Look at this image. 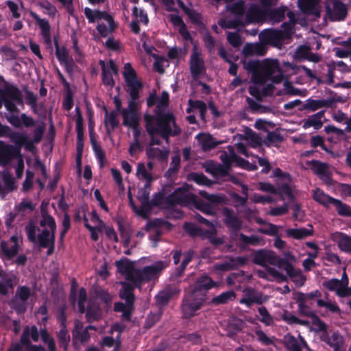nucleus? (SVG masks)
I'll list each match as a JSON object with an SVG mask.
<instances>
[{
  "label": "nucleus",
  "instance_id": "f257e3e1",
  "mask_svg": "<svg viewBox=\"0 0 351 351\" xmlns=\"http://www.w3.org/2000/svg\"><path fill=\"white\" fill-rule=\"evenodd\" d=\"M146 129L151 137L150 144L146 147V154L149 159L159 161H167L170 150L167 147H156L154 145L160 143L157 137L160 136L168 143L169 137L180 133V129L175 122L174 117L169 114L159 117L154 119L149 116L145 117Z\"/></svg>",
  "mask_w": 351,
  "mask_h": 351
},
{
  "label": "nucleus",
  "instance_id": "f03ea898",
  "mask_svg": "<svg viewBox=\"0 0 351 351\" xmlns=\"http://www.w3.org/2000/svg\"><path fill=\"white\" fill-rule=\"evenodd\" d=\"M243 66L249 73H252V82L254 86L249 88L250 95L257 99L262 95L265 84H267L269 88L273 83H279L282 80V73L276 60L267 59L263 62L257 60L243 61Z\"/></svg>",
  "mask_w": 351,
  "mask_h": 351
},
{
  "label": "nucleus",
  "instance_id": "7ed1b4c3",
  "mask_svg": "<svg viewBox=\"0 0 351 351\" xmlns=\"http://www.w3.org/2000/svg\"><path fill=\"white\" fill-rule=\"evenodd\" d=\"M228 9L238 18L235 21H221L220 25L223 27H236L239 25H245L247 23L265 21L268 18L274 21H280L284 14L281 10H271L264 4L261 5H252L247 11L243 1H239L228 5Z\"/></svg>",
  "mask_w": 351,
  "mask_h": 351
},
{
  "label": "nucleus",
  "instance_id": "20e7f679",
  "mask_svg": "<svg viewBox=\"0 0 351 351\" xmlns=\"http://www.w3.org/2000/svg\"><path fill=\"white\" fill-rule=\"evenodd\" d=\"M199 195L204 197V200L197 199L190 190L189 185L184 184L170 195L168 201L171 204H180L193 206L206 215H215L217 207L223 201V198L218 195L208 194L204 191H201Z\"/></svg>",
  "mask_w": 351,
  "mask_h": 351
},
{
  "label": "nucleus",
  "instance_id": "39448f33",
  "mask_svg": "<svg viewBox=\"0 0 351 351\" xmlns=\"http://www.w3.org/2000/svg\"><path fill=\"white\" fill-rule=\"evenodd\" d=\"M40 226L42 230L36 237V227L29 223L26 227L27 237L32 243H38L43 247H48L50 254L54 247V232L56 228L55 221L51 216L43 213Z\"/></svg>",
  "mask_w": 351,
  "mask_h": 351
},
{
  "label": "nucleus",
  "instance_id": "423d86ee",
  "mask_svg": "<svg viewBox=\"0 0 351 351\" xmlns=\"http://www.w3.org/2000/svg\"><path fill=\"white\" fill-rule=\"evenodd\" d=\"M220 158L223 162V165L215 163L212 160L207 161L203 165L205 171L214 177L227 174L229 167L232 165H235L249 170L256 169L254 165L250 164L247 161L238 157L231 146L228 147L226 150L221 152Z\"/></svg>",
  "mask_w": 351,
  "mask_h": 351
},
{
  "label": "nucleus",
  "instance_id": "0eeeda50",
  "mask_svg": "<svg viewBox=\"0 0 351 351\" xmlns=\"http://www.w3.org/2000/svg\"><path fill=\"white\" fill-rule=\"evenodd\" d=\"M214 285V282L208 276H202L197 280L195 285L191 287L184 300L182 311L185 317L194 315L202 305L206 291Z\"/></svg>",
  "mask_w": 351,
  "mask_h": 351
},
{
  "label": "nucleus",
  "instance_id": "6e6552de",
  "mask_svg": "<svg viewBox=\"0 0 351 351\" xmlns=\"http://www.w3.org/2000/svg\"><path fill=\"white\" fill-rule=\"evenodd\" d=\"M168 265V261H158L139 270L136 280V287L140 288L144 283L156 280Z\"/></svg>",
  "mask_w": 351,
  "mask_h": 351
},
{
  "label": "nucleus",
  "instance_id": "1a4fd4ad",
  "mask_svg": "<svg viewBox=\"0 0 351 351\" xmlns=\"http://www.w3.org/2000/svg\"><path fill=\"white\" fill-rule=\"evenodd\" d=\"M13 158L18 160L16 167V174L18 178H21L23 174L24 162L19 148H14L13 146L5 144L0 141V165H7Z\"/></svg>",
  "mask_w": 351,
  "mask_h": 351
},
{
  "label": "nucleus",
  "instance_id": "9d476101",
  "mask_svg": "<svg viewBox=\"0 0 351 351\" xmlns=\"http://www.w3.org/2000/svg\"><path fill=\"white\" fill-rule=\"evenodd\" d=\"M134 287H136L128 281L122 283V288L120 290V297L125 300V304L118 302L114 305V311L122 312V317L126 320L130 319L133 309L134 295L132 294V289Z\"/></svg>",
  "mask_w": 351,
  "mask_h": 351
},
{
  "label": "nucleus",
  "instance_id": "9b49d317",
  "mask_svg": "<svg viewBox=\"0 0 351 351\" xmlns=\"http://www.w3.org/2000/svg\"><path fill=\"white\" fill-rule=\"evenodd\" d=\"M254 262L267 268L271 267L269 265L276 266L279 269L284 268L287 263L285 260L278 256L274 252L265 250L256 252Z\"/></svg>",
  "mask_w": 351,
  "mask_h": 351
},
{
  "label": "nucleus",
  "instance_id": "f8f14e48",
  "mask_svg": "<svg viewBox=\"0 0 351 351\" xmlns=\"http://www.w3.org/2000/svg\"><path fill=\"white\" fill-rule=\"evenodd\" d=\"M3 102L7 110L15 111L16 106L22 103L19 90L15 87H7L0 91V108Z\"/></svg>",
  "mask_w": 351,
  "mask_h": 351
},
{
  "label": "nucleus",
  "instance_id": "ddd939ff",
  "mask_svg": "<svg viewBox=\"0 0 351 351\" xmlns=\"http://www.w3.org/2000/svg\"><path fill=\"white\" fill-rule=\"evenodd\" d=\"M152 190V184H144L143 188H141L137 194V198L141 202V206L138 208L134 204L130 191L128 192L130 204L135 212L140 216L147 217L149 210V196Z\"/></svg>",
  "mask_w": 351,
  "mask_h": 351
},
{
  "label": "nucleus",
  "instance_id": "4468645a",
  "mask_svg": "<svg viewBox=\"0 0 351 351\" xmlns=\"http://www.w3.org/2000/svg\"><path fill=\"white\" fill-rule=\"evenodd\" d=\"M123 77L128 86V91L132 97H135L141 90L142 85L136 77L134 69L130 63H125L123 68Z\"/></svg>",
  "mask_w": 351,
  "mask_h": 351
},
{
  "label": "nucleus",
  "instance_id": "2eb2a0df",
  "mask_svg": "<svg viewBox=\"0 0 351 351\" xmlns=\"http://www.w3.org/2000/svg\"><path fill=\"white\" fill-rule=\"evenodd\" d=\"M116 266L118 271L125 277L126 281L136 286V280H137V274L139 270L135 268L134 263L128 259H122L116 261Z\"/></svg>",
  "mask_w": 351,
  "mask_h": 351
},
{
  "label": "nucleus",
  "instance_id": "dca6fc26",
  "mask_svg": "<svg viewBox=\"0 0 351 351\" xmlns=\"http://www.w3.org/2000/svg\"><path fill=\"white\" fill-rule=\"evenodd\" d=\"M22 242L23 239L19 234L12 236L8 241L1 242V247L5 257L10 259L16 255L21 249Z\"/></svg>",
  "mask_w": 351,
  "mask_h": 351
},
{
  "label": "nucleus",
  "instance_id": "f3484780",
  "mask_svg": "<svg viewBox=\"0 0 351 351\" xmlns=\"http://www.w3.org/2000/svg\"><path fill=\"white\" fill-rule=\"evenodd\" d=\"M198 220L204 223L207 226L206 229H202L199 230L201 231V234L203 237L209 239L210 243L216 245H219L223 243V239L216 236L217 226L218 225L217 221H215V223H210L201 216L198 217Z\"/></svg>",
  "mask_w": 351,
  "mask_h": 351
},
{
  "label": "nucleus",
  "instance_id": "a211bd4d",
  "mask_svg": "<svg viewBox=\"0 0 351 351\" xmlns=\"http://www.w3.org/2000/svg\"><path fill=\"white\" fill-rule=\"evenodd\" d=\"M306 165L321 180L326 183L330 182L331 171L330 166L327 163L313 160L306 162Z\"/></svg>",
  "mask_w": 351,
  "mask_h": 351
},
{
  "label": "nucleus",
  "instance_id": "6ab92c4d",
  "mask_svg": "<svg viewBox=\"0 0 351 351\" xmlns=\"http://www.w3.org/2000/svg\"><path fill=\"white\" fill-rule=\"evenodd\" d=\"M243 292V297L239 300V302L248 307L254 304H262L268 300L267 296L252 289H245Z\"/></svg>",
  "mask_w": 351,
  "mask_h": 351
},
{
  "label": "nucleus",
  "instance_id": "aec40b11",
  "mask_svg": "<svg viewBox=\"0 0 351 351\" xmlns=\"http://www.w3.org/2000/svg\"><path fill=\"white\" fill-rule=\"evenodd\" d=\"M121 114L123 119V124L133 130L134 136H138L141 129L138 126V116L137 112L122 110Z\"/></svg>",
  "mask_w": 351,
  "mask_h": 351
},
{
  "label": "nucleus",
  "instance_id": "412c9836",
  "mask_svg": "<svg viewBox=\"0 0 351 351\" xmlns=\"http://www.w3.org/2000/svg\"><path fill=\"white\" fill-rule=\"evenodd\" d=\"M102 67V80L106 86H112L114 85L113 76L117 75V69L114 62L110 60L106 64L104 61H100Z\"/></svg>",
  "mask_w": 351,
  "mask_h": 351
},
{
  "label": "nucleus",
  "instance_id": "4be33fe9",
  "mask_svg": "<svg viewBox=\"0 0 351 351\" xmlns=\"http://www.w3.org/2000/svg\"><path fill=\"white\" fill-rule=\"evenodd\" d=\"M32 295L29 288L27 287H20L16 292V300L13 304L14 307L19 313L23 312L25 308V301Z\"/></svg>",
  "mask_w": 351,
  "mask_h": 351
},
{
  "label": "nucleus",
  "instance_id": "5701e85b",
  "mask_svg": "<svg viewBox=\"0 0 351 351\" xmlns=\"http://www.w3.org/2000/svg\"><path fill=\"white\" fill-rule=\"evenodd\" d=\"M191 71L195 78L199 77L204 71L203 59L196 48L194 49L191 56Z\"/></svg>",
  "mask_w": 351,
  "mask_h": 351
},
{
  "label": "nucleus",
  "instance_id": "b1692460",
  "mask_svg": "<svg viewBox=\"0 0 351 351\" xmlns=\"http://www.w3.org/2000/svg\"><path fill=\"white\" fill-rule=\"evenodd\" d=\"M322 334L320 335L324 341L333 348L335 351H339L343 345V338L333 330H322Z\"/></svg>",
  "mask_w": 351,
  "mask_h": 351
},
{
  "label": "nucleus",
  "instance_id": "393cba45",
  "mask_svg": "<svg viewBox=\"0 0 351 351\" xmlns=\"http://www.w3.org/2000/svg\"><path fill=\"white\" fill-rule=\"evenodd\" d=\"M135 176L139 181L148 184H152L156 179V176L147 168L143 162L137 164Z\"/></svg>",
  "mask_w": 351,
  "mask_h": 351
},
{
  "label": "nucleus",
  "instance_id": "a878e982",
  "mask_svg": "<svg viewBox=\"0 0 351 351\" xmlns=\"http://www.w3.org/2000/svg\"><path fill=\"white\" fill-rule=\"evenodd\" d=\"M246 261L247 259L245 257L230 258L228 261L223 263L215 265L214 269L216 272L230 270L243 265Z\"/></svg>",
  "mask_w": 351,
  "mask_h": 351
},
{
  "label": "nucleus",
  "instance_id": "bb28decb",
  "mask_svg": "<svg viewBox=\"0 0 351 351\" xmlns=\"http://www.w3.org/2000/svg\"><path fill=\"white\" fill-rule=\"evenodd\" d=\"M133 16L134 17V20L131 22L130 27L135 34H138L140 32V27H138V23H141L144 25H147L149 19L146 13L141 9L138 8L137 7H134L132 10Z\"/></svg>",
  "mask_w": 351,
  "mask_h": 351
},
{
  "label": "nucleus",
  "instance_id": "cd10ccee",
  "mask_svg": "<svg viewBox=\"0 0 351 351\" xmlns=\"http://www.w3.org/2000/svg\"><path fill=\"white\" fill-rule=\"evenodd\" d=\"M326 8L329 17L332 21H341L343 19L346 15V8L345 5L338 1L333 2L332 10L329 5H328Z\"/></svg>",
  "mask_w": 351,
  "mask_h": 351
},
{
  "label": "nucleus",
  "instance_id": "c85d7f7f",
  "mask_svg": "<svg viewBox=\"0 0 351 351\" xmlns=\"http://www.w3.org/2000/svg\"><path fill=\"white\" fill-rule=\"evenodd\" d=\"M319 0H298V6L304 13L319 16Z\"/></svg>",
  "mask_w": 351,
  "mask_h": 351
},
{
  "label": "nucleus",
  "instance_id": "c756f323",
  "mask_svg": "<svg viewBox=\"0 0 351 351\" xmlns=\"http://www.w3.org/2000/svg\"><path fill=\"white\" fill-rule=\"evenodd\" d=\"M29 14L40 28L45 43L48 45L51 44L50 25L49 22L46 19L40 18L38 14L32 11L29 12Z\"/></svg>",
  "mask_w": 351,
  "mask_h": 351
},
{
  "label": "nucleus",
  "instance_id": "7c9ffc66",
  "mask_svg": "<svg viewBox=\"0 0 351 351\" xmlns=\"http://www.w3.org/2000/svg\"><path fill=\"white\" fill-rule=\"evenodd\" d=\"M326 287L328 289L335 291L337 295L344 297L350 294V290L347 286L338 279H332L326 282Z\"/></svg>",
  "mask_w": 351,
  "mask_h": 351
},
{
  "label": "nucleus",
  "instance_id": "2f4dec72",
  "mask_svg": "<svg viewBox=\"0 0 351 351\" xmlns=\"http://www.w3.org/2000/svg\"><path fill=\"white\" fill-rule=\"evenodd\" d=\"M169 18L173 25L178 29L183 39L186 41L191 40L190 34L187 31L181 17L176 14L172 13L169 15Z\"/></svg>",
  "mask_w": 351,
  "mask_h": 351
},
{
  "label": "nucleus",
  "instance_id": "473e14b6",
  "mask_svg": "<svg viewBox=\"0 0 351 351\" xmlns=\"http://www.w3.org/2000/svg\"><path fill=\"white\" fill-rule=\"evenodd\" d=\"M84 14L90 23L95 21L99 23L101 21H111V16L109 14L97 10H93L89 8H85Z\"/></svg>",
  "mask_w": 351,
  "mask_h": 351
},
{
  "label": "nucleus",
  "instance_id": "72a5a7b5",
  "mask_svg": "<svg viewBox=\"0 0 351 351\" xmlns=\"http://www.w3.org/2000/svg\"><path fill=\"white\" fill-rule=\"evenodd\" d=\"M332 241L338 244L339 247L345 252H351V237L341 232H335L331 235Z\"/></svg>",
  "mask_w": 351,
  "mask_h": 351
},
{
  "label": "nucleus",
  "instance_id": "f704fd0d",
  "mask_svg": "<svg viewBox=\"0 0 351 351\" xmlns=\"http://www.w3.org/2000/svg\"><path fill=\"white\" fill-rule=\"evenodd\" d=\"M324 118V112L323 111L319 112L308 119H305L303 122V128L308 129L313 128L315 130L319 129L323 125V119Z\"/></svg>",
  "mask_w": 351,
  "mask_h": 351
},
{
  "label": "nucleus",
  "instance_id": "c9c22d12",
  "mask_svg": "<svg viewBox=\"0 0 351 351\" xmlns=\"http://www.w3.org/2000/svg\"><path fill=\"white\" fill-rule=\"evenodd\" d=\"M29 330H25L20 345L11 348L9 351H43L41 347L31 346L29 344Z\"/></svg>",
  "mask_w": 351,
  "mask_h": 351
},
{
  "label": "nucleus",
  "instance_id": "e433bc0d",
  "mask_svg": "<svg viewBox=\"0 0 351 351\" xmlns=\"http://www.w3.org/2000/svg\"><path fill=\"white\" fill-rule=\"evenodd\" d=\"M257 274L259 277L269 280L283 281L285 279L284 275L279 271V269L272 267H265V271L258 270Z\"/></svg>",
  "mask_w": 351,
  "mask_h": 351
},
{
  "label": "nucleus",
  "instance_id": "4c0bfd02",
  "mask_svg": "<svg viewBox=\"0 0 351 351\" xmlns=\"http://www.w3.org/2000/svg\"><path fill=\"white\" fill-rule=\"evenodd\" d=\"M287 233L289 236L294 239H302L312 235L313 233V228L311 225H308V228L289 229L287 231Z\"/></svg>",
  "mask_w": 351,
  "mask_h": 351
},
{
  "label": "nucleus",
  "instance_id": "58836bf2",
  "mask_svg": "<svg viewBox=\"0 0 351 351\" xmlns=\"http://www.w3.org/2000/svg\"><path fill=\"white\" fill-rule=\"evenodd\" d=\"M206 110L207 106L204 102L199 100L193 101L192 99L189 101V107L186 109L188 113L197 111L199 113L201 119L204 120Z\"/></svg>",
  "mask_w": 351,
  "mask_h": 351
},
{
  "label": "nucleus",
  "instance_id": "ea45409f",
  "mask_svg": "<svg viewBox=\"0 0 351 351\" xmlns=\"http://www.w3.org/2000/svg\"><path fill=\"white\" fill-rule=\"evenodd\" d=\"M243 52L245 56H263L265 54V47L260 43H247L245 45Z\"/></svg>",
  "mask_w": 351,
  "mask_h": 351
},
{
  "label": "nucleus",
  "instance_id": "a19ab883",
  "mask_svg": "<svg viewBox=\"0 0 351 351\" xmlns=\"http://www.w3.org/2000/svg\"><path fill=\"white\" fill-rule=\"evenodd\" d=\"M197 138L205 151L210 150L219 143L208 134H199L197 135Z\"/></svg>",
  "mask_w": 351,
  "mask_h": 351
},
{
  "label": "nucleus",
  "instance_id": "79ce46f5",
  "mask_svg": "<svg viewBox=\"0 0 351 351\" xmlns=\"http://www.w3.org/2000/svg\"><path fill=\"white\" fill-rule=\"evenodd\" d=\"M225 217L224 221L227 226L232 230H238L241 226V223L239 219L235 217L232 211L228 208H224L223 210Z\"/></svg>",
  "mask_w": 351,
  "mask_h": 351
},
{
  "label": "nucleus",
  "instance_id": "37998d69",
  "mask_svg": "<svg viewBox=\"0 0 351 351\" xmlns=\"http://www.w3.org/2000/svg\"><path fill=\"white\" fill-rule=\"evenodd\" d=\"M313 198L315 202L324 206L331 204L334 200V198L330 197L319 189L313 190Z\"/></svg>",
  "mask_w": 351,
  "mask_h": 351
},
{
  "label": "nucleus",
  "instance_id": "c03bdc74",
  "mask_svg": "<svg viewBox=\"0 0 351 351\" xmlns=\"http://www.w3.org/2000/svg\"><path fill=\"white\" fill-rule=\"evenodd\" d=\"M279 193L283 201L291 200L293 198L292 190V181L284 182L278 184Z\"/></svg>",
  "mask_w": 351,
  "mask_h": 351
},
{
  "label": "nucleus",
  "instance_id": "a18cd8bd",
  "mask_svg": "<svg viewBox=\"0 0 351 351\" xmlns=\"http://www.w3.org/2000/svg\"><path fill=\"white\" fill-rule=\"evenodd\" d=\"M256 222L262 225V226L258 229V232L271 236L277 234L278 232V226L271 223L265 222L260 218L256 219Z\"/></svg>",
  "mask_w": 351,
  "mask_h": 351
},
{
  "label": "nucleus",
  "instance_id": "49530a36",
  "mask_svg": "<svg viewBox=\"0 0 351 351\" xmlns=\"http://www.w3.org/2000/svg\"><path fill=\"white\" fill-rule=\"evenodd\" d=\"M168 101H169V95L167 92H163L161 95V98L157 104V110L156 111V117L151 116V115H149V117L157 120L159 119L160 116H162V115H164L166 114H169L173 117V116L171 113H170L169 112H162V110L167 106ZM146 116H149V114H146L145 116V117Z\"/></svg>",
  "mask_w": 351,
  "mask_h": 351
},
{
  "label": "nucleus",
  "instance_id": "de8ad7c7",
  "mask_svg": "<svg viewBox=\"0 0 351 351\" xmlns=\"http://www.w3.org/2000/svg\"><path fill=\"white\" fill-rule=\"evenodd\" d=\"M284 269L287 271V274L290 277L293 278V281L295 282L298 286H302L304 284L305 281L304 277L291 264L287 263L284 267Z\"/></svg>",
  "mask_w": 351,
  "mask_h": 351
},
{
  "label": "nucleus",
  "instance_id": "09e8293b",
  "mask_svg": "<svg viewBox=\"0 0 351 351\" xmlns=\"http://www.w3.org/2000/svg\"><path fill=\"white\" fill-rule=\"evenodd\" d=\"M101 311L98 304L90 300L88 302L86 309V317L88 321H93L99 319L101 317Z\"/></svg>",
  "mask_w": 351,
  "mask_h": 351
},
{
  "label": "nucleus",
  "instance_id": "8fccbe9b",
  "mask_svg": "<svg viewBox=\"0 0 351 351\" xmlns=\"http://www.w3.org/2000/svg\"><path fill=\"white\" fill-rule=\"evenodd\" d=\"M3 184L0 183V195H4L7 193L12 191L15 188L13 178L9 173H3Z\"/></svg>",
  "mask_w": 351,
  "mask_h": 351
},
{
  "label": "nucleus",
  "instance_id": "3c124183",
  "mask_svg": "<svg viewBox=\"0 0 351 351\" xmlns=\"http://www.w3.org/2000/svg\"><path fill=\"white\" fill-rule=\"evenodd\" d=\"M282 34L280 31L268 29L261 33V38L262 41L266 43H273L276 40L281 38Z\"/></svg>",
  "mask_w": 351,
  "mask_h": 351
},
{
  "label": "nucleus",
  "instance_id": "603ef678",
  "mask_svg": "<svg viewBox=\"0 0 351 351\" xmlns=\"http://www.w3.org/2000/svg\"><path fill=\"white\" fill-rule=\"evenodd\" d=\"M236 299V294L233 291H228L215 297L213 302L216 304H226L228 302L233 301Z\"/></svg>",
  "mask_w": 351,
  "mask_h": 351
},
{
  "label": "nucleus",
  "instance_id": "864d4df0",
  "mask_svg": "<svg viewBox=\"0 0 351 351\" xmlns=\"http://www.w3.org/2000/svg\"><path fill=\"white\" fill-rule=\"evenodd\" d=\"M110 21H104L98 23L97 29L102 36H106L115 27V23L112 17Z\"/></svg>",
  "mask_w": 351,
  "mask_h": 351
},
{
  "label": "nucleus",
  "instance_id": "5fc2aeb1",
  "mask_svg": "<svg viewBox=\"0 0 351 351\" xmlns=\"http://www.w3.org/2000/svg\"><path fill=\"white\" fill-rule=\"evenodd\" d=\"M155 61L154 62V69L159 73H163L166 67L169 66L168 60L163 56L158 54H153Z\"/></svg>",
  "mask_w": 351,
  "mask_h": 351
},
{
  "label": "nucleus",
  "instance_id": "6e6d98bb",
  "mask_svg": "<svg viewBox=\"0 0 351 351\" xmlns=\"http://www.w3.org/2000/svg\"><path fill=\"white\" fill-rule=\"evenodd\" d=\"M343 48L335 47L334 51L339 58H346L351 53V38L341 42Z\"/></svg>",
  "mask_w": 351,
  "mask_h": 351
},
{
  "label": "nucleus",
  "instance_id": "4d7b16f0",
  "mask_svg": "<svg viewBox=\"0 0 351 351\" xmlns=\"http://www.w3.org/2000/svg\"><path fill=\"white\" fill-rule=\"evenodd\" d=\"M73 344L75 346H80L89 339L88 330H73Z\"/></svg>",
  "mask_w": 351,
  "mask_h": 351
},
{
  "label": "nucleus",
  "instance_id": "13d9d810",
  "mask_svg": "<svg viewBox=\"0 0 351 351\" xmlns=\"http://www.w3.org/2000/svg\"><path fill=\"white\" fill-rule=\"evenodd\" d=\"M105 124L108 131H110V130H113L118 125L119 121L117 119V114L115 112H106Z\"/></svg>",
  "mask_w": 351,
  "mask_h": 351
},
{
  "label": "nucleus",
  "instance_id": "bf43d9fd",
  "mask_svg": "<svg viewBox=\"0 0 351 351\" xmlns=\"http://www.w3.org/2000/svg\"><path fill=\"white\" fill-rule=\"evenodd\" d=\"M332 204L339 215L342 216H351V208L339 199H334Z\"/></svg>",
  "mask_w": 351,
  "mask_h": 351
},
{
  "label": "nucleus",
  "instance_id": "052dcab7",
  "mask_svg": "<svg viewBox=\"0 0 351 351\" xmlns=\"http://www.w3.org/2000/svg\"><path fill=\"white\" fill-rule=\"evenodd\" d=\"M258 314L259 320L265 326H271L273 324L274 319L265 307L261 306L258 308Z\"/></svg>",
  "mask_w": 351,
  "mask_h": 351
},
{
  "label": "nucleus",
  "instance_id": "680f3d73",
  "mask_svg": "<svg viewBox=\"0 0 351 351\" xmlns=\"http://www.w3.org/2000/svg\"><path fill=\"white\" fill-rule=\"evenodd\" d=\"M10 138L17 147H13L14 148H19L27 141V136L24 133L12 132L10 134Z\"/></svg>",
  "mask_w": 351,
  "mask_h": 351
},
{
  "label": "nucleus",
  "instance_id": "e2e57ef3",
  "mask_svg": "<svg viewBox=\"0 0 351 351\" xmlns=\"http://www.w3.org/2000/svg\"><path fill=\"white\" fill-rule=\"evenodd\" d=\"M189 178L191 180L194 181L199 185L210 186L212 184V181L208 179L202 173H193L189 175Z\"/></svg>",
  "mask_w": 351,
  "mask_h": 351
},
{
  "label": "nucleus",
  "instance_id": "0e129e2a",
  "mask_svg": "<svg viewBox=\"0 0 351 351\" xmlns=\"http://www.w3.org/2000/svg\"><path fill=\"white\" fill-rule=\"evenodd\" d=\"M5 3L12 12V16L15 19L19 18L21 16L20 7H22V3L18 0L17 2L7 1Z\"/></svg>",
  "mask_w": 351,
  "mask_h": 351
},
{
  "label": "nucleus",
  "instance_id": "69168bd1",
  "mask_svg": "<svg viewBox=\"0 0 351 351\" xmlns=\"http://www.w3.org/2000/svg\"><path fill=\"white\" fill-rule=\"evenodd\" d=\"M86 221L96 228H103L104 226L103 221L99 219L95 211H93L91 213L89 219H88L86 217L84 218L85 223Z\"/></svg>",
  "mask_w": 351,
  "mask_h": 351
},
{
  "label": "nucleus",
  "instance_id": "338daca9",
  "mask_svg": "<svg viewBox=\"0 0 351 351\" xmlns=\"http://www.w3.org/2000/svg\"><path fill=\"white\" fill-rule=\"evenodd\" d=\"M92 144L96 158L99 162L100 167H103L105 165L104 152L103 149L95 142H93Z\"/></svg>",
  "mask_w": 351,
  "mask_h": 351
},
{
  "label": "nucleus",
  "instance_id": "774afa93",
  "mask_svg": "<svg viewBox=\"0 0 351 351\" xmlns=\"http://www.w3.org/2000/svg\"><path fill=\"white\" fill-rule=\"evenodd\" d=\"M317 305L319 306L325 307L328 311L332 313H337L339 311V308L337 304L331 301H324V300H318Z\"/></svg>",
  "mask_w": 351,
  "mask_h": 351
}]
</instances>
